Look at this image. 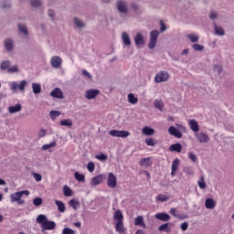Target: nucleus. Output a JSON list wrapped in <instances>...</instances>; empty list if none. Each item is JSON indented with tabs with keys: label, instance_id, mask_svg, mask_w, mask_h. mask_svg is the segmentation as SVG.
Returning <instances> with one entry per match:
<instances>
[{
	"label": "nucleus",
	"instance_id": "f704fd0d",
	"mask_svg": "<svg viewBox=\"0 0 234 234\" xmlns=\"http://www.w3.org/2000/svg\"><path fill=\"white\" fill-rule=\"evenodd\" d=\"M154 105L155 109H158V111H161V112L164 111V101L160 100H155Z\"/></svg>",
	"mask_w": 234,
	"mask_h": 234
},
{
	"label": "nucleus",
	"instance_id": "603ef678",
	"mask_svg": "<svg viewBox=\"0 0 234 234\" xmlns=\"http://www.w3.org/2000/svg\"><path fill=\"white\" fill-rule=\"evenodd\" d=\"M222 71L223 69L221 66H218V65L214 66V72L218 74V76H220V78H222Z\"/></svg>",
	"mask_w": 234,
	"mask_h": 234
},
{
	"label": "nucleus",
	"instance_id": "7ed1b4c3",
	"mask_svg": "<svg viewBox=\"0 0 234 234\" xmlns=\"http://www.w3.org/2000/svg\"><path fill=\"white\" fill-rule=\"evenodd\" d=\"M158 36H160V32L158 30H153L150 33V40L148 43V48L153 50L156 47V41H158Z\"/></svg>",
	"mask_w": 234,
	"mask_h": 234
},
{
	"label": "nucleus",
	"instance_id": "3c124183",
	"mask_svg": "<svg viewBox=\"0 0 234 234\" xmlns=\"http://www.w3.org/2000/svg\"><path fill=\"white\" fill-rule=\"evenodd\" d=\"M52 147H56V142H52L50 144L42 145V151H47L48 149H52Z\"/></svg>",
	"mask_w": 234,
	"mask_h": 234
},
{
	"label": "nucleus",
	"instance_id": "4d7b16f0",
	"mask_svg": "<svg viewBox=\"0 0 234 234\" xmlns=\"http://www.w3.org/2000/svg\"><path fill=\"white\" fill-rule=\"evenodd\" d=\"M87 169L90 173H94V169H96V165L92 162H90L87 165Z\"/></svg>",
	"mask_w": 234,
	"mask_h": 234
},
{
	"label": "nucleus",
	"instance_id": "5fc2aeb1",
	"mask_svg": "<svg viewBox=\"0 0 234 234\" xmlns=\"http://www.w3.org/2000/svg\"><path fill=\"white\" fill-rule=\"evenodd\" d=\"M192 48H194V50H196L197 52H202V50H204V46L200 44H194L192 46Z\"/></svg>",
	"mask_w": 234,
	"mask_h": 234
},
{
	"label": "nucleus",
	"instance_id": "774afa93",
	"mask_svg": "<svg viewBox=\"0 0 234 234\" xmlns=\"http://www.w3.org/2000/svg\"><path fill=\"white\" fill-rule=\"evenodd\" d=\"M180 228H181L182 231H187V228H189V223L184 222L181 224Z\"/></svg>",
	"mask_w": 234,
	"mask_h": 234
},
{
	"label": "nucleus",
	"instance_id": "58836bf2",
	"mask_svg": "<svg viewBox=\"0 0 234 234\" xmlns=\"http://www.w3.org/2000/svg\"><path fill=\"white\" fill-rule=\"evenodd\" d=\"M48 16L50 18V21H56V10L48 9Z\"/></svg>",
	"mask_w": 234,
	"mask_h": 234
},
{
	"label": "nucleus",
	"instance_id": "1a4fd4ad",
	"mask_svg": "<svg viewBox=\"0 0 234 234\" xmlns=\"http://www.w3.org/2000/svg\"><path fill=\"white\" fill-rule=\"evenodd\" d=\"M117 180H116V176L112 173H109L108 175V181H107V186L108 187H111V189H114L117 186Z\"/></svg>",
	"mask_w": 234,
	"mask_h": 234
},
{
	"label": "nucleus",
	"instance_id": "13d9d810",
	"mask_svg": "<svg viewBox=\"0 0 234 234\" xmlns=\"http://www.w3.org/2000/svg\"><path fill=\"white\" fill-rule=\"evenodd\" d=\"M62 234H76V231H74L72 229L70 228H65L62 230Z\"/></svg>",
	"mask_w": 234,
	"mask_h": 234
},
{
	"label": "nucleus",
	"instance_id": "aec40b11",
	"mask_svg": "<svg viewBox=\"0 0 234 234\" xmlns=\"http://www.w3.org/2000/svg\"><path fill=\"white\" fill-rule=\"evenodd\" d=\"M215 206H217V202L213 198H207L205 201V207L207 209H215Z\"/></svg>",
	"mask_w": 234,
	"mask_h": 234
},
{
	"label": "nucleus",
	"instance_id": "ddd939ff",
	"mask_svg": "<svg viewBox=\"0 0 234 234\" xmlns=\"http://www.w3.org/2000/svg\"><path fill=\"white\" fill-rule=\"evenodd\" d=\"M100 94L99 90H89L86 91L85 98L86 100H94Z\"/></svg>",
	"mask_w": 234,
	"mask_h": 234
},
{
	"label": "nucleus",
	"instance_id": "a878e982",
	"mask_svg": "<svg viewBox=\"0 0 234 234\" xmlns=\"http://www.w3.org/2000/svg\"><path fill=\"white\" fill-rule=\"evenodd\" d=\"M18 32L22 34V36H28V28L25 24L18 25Z\"/></svg>",
	"mask_w": 234,
	"mask_h": 234
},
{
	"label": "nucleus",
	"instance_id": "c756f323",
	"mask_svg": "<svg viewBox=\"0 0 234 234\" xmlns=\"http://www.w3.org/2000/svg\"><path fill=\"white\" fill-rule=\"evenodd\" d=\"M55 204L58 207V210L60 213H65V203H63V201L60 200H55Z\"/></svg>",
	"mask_w": 234,
	"mask_h": 234
},
{
	"label": "nucleus",
	"instance_id": "4468645a",
	"mask_svg": "<svg viewBox=\"0 0 234 234\" xmlns=\"http://www.w3.org/2000/svg\"><path fill=\"white\" fill-rule=\"evenodd\" d=\"M61 58L55 56L50 59L51 66L54 69H59L61 67Z\"/></svg>",
	"mask_w": 234,
	"mask_h": 234
},
{
	"label": "nucleus",
	"instance_id": "b1692460",
	"mask_svg": "<svg viewBox=\"0 0 234 234\" xmlns=\"http://www.w3.org/2000/svg\"><path fill=\"white\" fill-rule=\"evenodd\" d=\"M213 27L216 36H225L226 32L222 27L218 26L216 23L213 24Z\"/></svg>",
	"mask_w": 234,
	"mask_h": 234
},
{
	"label": "nucleus",
	"instance_id": "e433bc0d",
	"mask_svg": "<svg viewBox=\"0 0 234 234\" xmlns=\"http://www.w3.org/2000/svg\"><path fill=\"white\" fill-rule=\"evenodd\" d=\"M48 219H47V216L43 215V214H40L37 217V224H45V222H47Z\"/></svg>",
	"mask_w": 234,
	"mask_h": 234
},
{
	"label": "nucleus",
	"instance_id": "f8f14e48",
	"mask_svg": "<svg viewBox=\"0 0 234 234\" xmlns=\"http://www.w3.org/2000/svg\"><path fill=\"white\" fill-rule=\"evenodd\" d=\"M155 218L161 220L162 222H169L171 220V216L165 212H160L155 214Z\"/></svg>",
	"mask_w": 234,
	"mask_h": 234
},
{
	"label": "nucleus",
	"instance_id": "dca6fc26",
	"mask_svg": "<svg viewBox=\"0 0 234 234\" xmlns=\"http://www.w3.org/2000/svg\"><path fill=\"white\" fill-rule=\"evenodd\" d=\"M4 45L7 52H12L14 50V40L12 38H6L4 41Z\"/></svg>",
	"mask_w": 234,
	"mask_h": 234
},
{
	"label": "nucleus",
	"instance_id": "e2e57ef3",
	"mask_svg": "<svg viewBox=\"0 0 234 234\" xmlns=\"http://www.w3.org/2000/svg\"><path fill=\"white\" fill-rule=\"evenodd\" d=\"M95 158H97V160H101V162H103V160H107V155L105 154H101L96 155Z\"/></svg>",
	"mask_w": 234,
	"mask_h": 234
},
{
	"label": "nucleus",
	"instance_id": "0eeeda50",
	"mask_svg": "<svg viewBox=\"0 0 234 234\" xmlns=\"http://www.w3.org/2000/svg\"><path fill=\"white\" fill-rule=\"evenodd\" d=\"M133 41L136 47H144L145 45V38H144V35L141 32L135 35Z\"/></svg>",
	"mask_w": 234,
	"mask_h": 234
},
{
	"label": "nucleus",
	"instance_id": "c9c22d12",
	"mask_svg": "<svg viewBox=\"0 0 234 234\" xmlns=\"http://www.w3.org/2000/svg\"><path fill=\"white\" fill-rule=\"evenodd\" d=\"M128 101L129 103H132V105H136L138 103V98L134 96L133 93L128 94Z\"/></svg>",
	"mask_w": 234,
	"mask_h": 234
},
{
	"label": "nucleus",
	"instance_id": "393cba45",
	"mask_svg": "<svg viewBox=\"0 0 234 234\" xmlns=\"http://www.w3.org/2000/svg\"><path fill=\"white\" fill-rule=\"evenodd\" d=\"M169 150L173 153H182V144H174L169 147Z\"/></svg>",
	"mask_w": 234,
	"mask_h": 234
},
{
	"label": "nucleus",
	"instance_id": "bb28decb",
	"mask_svg": "<svg viewBox=\"0 0 234 234\" xmlns=\"http://www.w3.org/2000/svg\"><path fill=\"white\" fill-rule=\"evenodd\" d=\"M171 223H165L161 226H159L158 229L159 231H165V233H170L171 232Z\"/></svg>",
	"mask_w": 234,
	"mask_h": 234
},
{
	"label": "nucleus",
	"instance_id": "a19ab883",
	"mask_svg": "<svg viewBox=\"0 0 234 234\" xmlns=\"http://www.w3.org/2000/svg\"><path fill=\"white\" fill-rule=\"evenodd\" d=\"M69 206L73 207V209H80V201L71 199L69 202Z\"/></svg>",
	"mask_w": 234,
	"mask_h": 234
},
{
	"label": "nucleus",
	"instance_id": "2eb2a0df",
	"mask_svg": "<svg viewBox=\"0 0 234 234\" xmlns=\"http://www.w3.org/2000/svg\"><path fill=\"white\" fill-rule=\"evenodd\" d=\"M188 125H189L191 131H193V133H198V131H200V126H198V122H197L194 119L188 121Z\"/></svg>",
	"mask_w": 234,
	"mask_h": 234
},
{
	"label": "nucleus",
	"instance_id": "680f3d73",
	"mask_svg": "<svg viewBox=\"0 0 234 234\" xmlns=\"http://www.w3.org/2000/svg\"><path fill=\"white\" fill-rule=\"evenodd\" d=\"M209 17L212 21H215V19L218 18V13L215 12V11H211Z\"/></svg>",
	"mask_w": 234,
	"mask_h": 234
},
{
	"label": "nucleus",
	"instance_id": "72a5a7b5",
	"mask_svg": "<svg viewBox=\"0 0 234 234\" xmlns=\"http://www.w3.org/2000/svg\"><path fill=\"white\" fill-rule=\"evenodd\" d=\"M115 229L118 233H123L125 229H123V221H117L115 225Z\"/></svg>",
	"mask_w": 234,
	"mask_h": 234
},
{
	"label": "nucleus",
	"instance_id": "69168bd1",
	"mask_svg": "<svg viewBox=\"0 0 234 234\" xmlns=\"http://www.w3.org/2000/svg\"><path fill=\"white\" fill-rule=\"evenodd\" d=\"M188 158L189 160H191L192 162H197V155L193 153V152H190L188 154Z\"/></svg>",
	"mask_w": 234,
	"mask_h": 234
},
{
	"label": "nucleus",
	"instance_id": "79ce46f5",
	"mask_svg": "<svg viewBox=\"0 0 234 234\" xmlns=\"http://www.w3.org/2000/svg\"><path fill=\"white\" fill-rule=\"evenodd\" d=\"M179 165H180V159L178 158L175 159L171 166L172 171H177Z\"/></svg>",
	"mask_w": 234,
	"mask_h": 234
},
{
	"label": "nucleus",
	"instance_id": "9b49d317",
	"mask_svg": "<svg viewBox=\"0 0 234 234\" xmlns=\"http://www.w3.org/2000/svg\"><path fill=\"white\" fill-rule=\"evenodd\" d=\"M41 227H42V233H45V231L47 230L56 229V222L49 221L48 219V221L45 222Z\"/></svg>",
	"mask_w": 234,
	"mask_h": 234
},
{
	"label": "nucleus",
	"instance_id": "de8ad7c7",
	"mask_svg": "<svg viewBox=\"0 0 234 234\" xmlns=\"http://www.w3.org/2000/svg\"><path fill=\"white\" fill-rule=\"evenodd\" d=\"M74 176L78 182H85V176L83 174H80L79 172H75Z\"/></svg>",
	"mask_w": 234,
	"mask_h": 234
},
{
	"label": "nucleus",
	"instance_id": "39448f33",
	"mask_svg": "<svg viewBox=\"0 0 234 234\" xmlns=\"http://www.w3.org/2000/svg\"><path fill=\"white\" fill-rule=\"evenodd\" d=\"M109 134L114 138H127V136L131 135V133L129 131L112 130L109 132Z\"/></svg>",
	"mask_w": 234,
	"mask_h": 234
},
{
	"label": "nucleus",
	"instance_id": "ea45409f",
	"mask_svg": "<svg viewBox=\"0 0 234 234\" xmlns=\"http://www.w3.org/2000/svg\"><path fill=\"white\" fill-rule=\"evenodd\" d=\"M49 116L51 118V120H56V118H59V116H61V112L59 111H51L49 112Z\"/></svg>",
	"mask_w": 234,
	"mask_h": 234
},
{
	"label": "nucleus",
	"instance_id": "864d4df0",
	"mask_svg": "<svg viewBox=\"0 0 234 234\" xmlns=\"http://www.w3.org/2000/svg\"><path fill=\"white\" fill-rule=\"evenodd\" d=\"M197 184H198V186L200 187V189H206L207 185H206V181L204 180V176L200 177Z\"/></svg>",
	"mask_w": 234,
	"mask_h": 234
},
{
	"label": "nucleus",
	"instance_id": "9d476101",
	"mask_svg": "<svg viewBox=\"0 0 234 234\" xmlns=\"http://www.w3.org/2000/svg\"><path fill=\"white\" fill-rule=\"evenodd\" d=\"M49 96L51 98H57V100H63L65 96L63 95V91H61V89L55 88L50 93Z\"/></svg>",
	"mask_w": 234,
	"mask_h": 234
},
{
	"label": "nucleus",
	"instance_id": "052dcab7",
	"mask_svg": "<svg viewBox=\"0 0 234 234\" xmlns=\"http://www.w3.org/2000/svg\"><path fill=\"white\" fill-rule=\"evenodd\" d=\"M19 68H17V66H13L9 69H7V72H9L10 74H14L15 72H18Z\"/></svg>",
	"mask_w": 234,
	"mask_h": 234
},
{
	"label": "nucleus",
	"instance_id": "f257e3e1",
	"mask_svg": "<svg viewBox=\"0 0 234 234\" xmlns=\"http://www.w3.org/2000/svg\"><path fill=\"white\" fill-rule=\"evenodd\" d=\"M23 195H26V197H28L30 195V191L28 190H22L19 192H16L10 195L11 202H17L18 206H23L25 204V200L21 199L23 197Z\"/></svg>",
	"mask_w": 234,
	"mask_h": 234
},
{
	"label": "nucleus",
	"instance_id": "a18cd8bd",
	"mask_svg": "<svg viewBox=\"0 0 234 234\" xmlns=\"http://www.w3.org/2000/svg\"><path fill=\"white\" fill-rule=\"evenodd\" d=\"M140 165H145V167H150L151 165V158H143L140 161Z\"/></svg>",
	"mask_w": 234,
	"mask_h": 234
},
{
	"label": "nucleus",
	"instance_id": "6e6d98bb",
	"mask_svg": "<svg viewBox=\"0 0 234 234\" xmlns=\"http://www.w3.org/2000/svg\"><path fill=\"white\" fill-rule=\"evenodd\" d=\"M1 7L4 10H8L9 8H12V4L10 2H8V1L3 2L2 5H1Z\"/></svg>",
	"mask_w": 234,
	"mask_h": 234
},
{
	"label": "nucleus",
	"instance_id": "cd10ccee",
	"mask_svg": "<svg viewBox=\"0 0 234 234\" xmlns=\"http://www.w3.org/2000/svg\"><path fill=\"white\" fill-rule=\"evenodd\" d=\"M113 218L117 222H123V214L122 213V210L115 211Z\"/></svg>",
	"mask_w": 234,
	"mask_h": 234
},
{
	"label": "nucleus",
	"instance_id": "423d86ee",
	"mask_svg": "<svg viewBox=\"0 0 234 234\" xmlns=\"http://www.w3.org/2000/svg\"><path fill=\"white\" fill-rule=\"evenodd\" d=\"M169 80V73L167 71H161L154 77L155 83H163Z\"/></svg>",
	"mask_w": 234,
	"mask_h": 234
},
{
	"label": "nucleus",
	"instance_id": "338daca9",
	"mask_svg": "<svg viewBox=\"0 0 234 234\" xmlns=\"http://www.w3.org/2000/svg\"><path fill=\"white\" fill-rule=\"evenodd\" d=\"M165 30H167V27H165V24L164 23V21H160V32H165Z\"/></svg>",
	"mask_w": 234,
	"mask_h": 234
},
{
	"label": "nucleus",
	"instance_id": "2f4dec72",
	"mask_svg": "<svg viewBox=\"0 0 234 234\" xmlns=\"http://www.w3.org/2000/svg\"><path fill=\"white\" fill-rule=\"evenodd\" d=\"M134 224L135 226H142V228H144V229L146 228L145 222L144 221V217L142 216H139L135 218Z\"/></svg>",
	"mask_w": 234,
	"mask_h": 234
},
{
	"label": "nucleus",
	"instance_id": "4be33fe9",
	"mask_svg": "<svg viewBox=\"0 0 234 234\" xmlns=\"http://www.w3.org/2000/svg\"><path fill=\"white\" fill-rule=\"evenodd\" d=\"M122 39L125 47H131V37H129V34H127V32H122Z\"/></svg>",
	"mask_w": 234,
	"mask_h": 234
},
{
	"label": "nucleus",
	"instance_id": "37998d69",
	"mask_svg": "<svg viewBox=\"0 0 234 234\" xmlns=\"http://www.w3.org/2000/svg\"><path fill=\"white\" fill-rule=\"evenodd\" d=\"M64 197H72V189L68 186H63Z\"/></svg>",
	"mask_w": 234,
	"mask_h": 234
},
{
	"label": "nucleus",
	"instance_id": "bf43d9fd",
	"mask_svg": "<svg viewBox=\"0 0 234 234\" xmlns=\"http://www.w3.org/2000/svg\"><path fill=\"white\" fill-rule=\"evenodd\" d=\"M145 144L150 147H154V140L153 138H147Z\"/></svg>",
	"mask_w": 234,
	"mask_h": 234
},
{
	"label": "nucleus",
	"instance_id": "a211bd4d",
	"mask_svg": "<svg viewBox=\"0 0 234 234\" xmlns=\"http://www.w3.org/2000/svg\"><path fill=\"white\" fill-rule=\"evenodd\" d=\"M104 180H105V176L99 175L91 179V184L92 186H100V184H101V182H103Z\"/></svg>",
	"mask_w": 234,
	"mask_h": 234
},
{
	"label": "nucleus",
	"instance_id": "c85d7f7f",
	"mask_svg": "<svg viewBox=\"0 0 234 234\" xmlns=\"http://www.w3.org/2000/svg\"><path fill=\"white\" fill-rule=\"evenodd\" d=\"M32 90L34 94H40L41 93V84L33 82L32 83Z\"/></svg>",
	"mask_w": 234,
	"mask_h": 234
},
{
	"label": "nucleus",
	"instance_id": "5701e85b",
	"mask_svg": "<svg viewBox=\"0 0 234 234\" xmlns=\"http://www.w3.org/2000/svg\"><path fill=\"white\" fill-rule=\"evenodd\" d=\"M29 5L32 8L43 7V0H29Z\"/></svg>",
	"mask_w": 234,
	"mask_h": 234
},
{
	"label": "nucleus",
	"instance_id": "c03bdc74",
	"mask_svg": "<svg viewBox=\"0 0 234 234\" xmlns=\"http://www.w3.org/2000/svg\"><path fill=\"white\" fill-rule=\"evenodd\" d=\"M156 200L158 202H167V200H169V197L164 195V194H159L156 197Z\"/></svg>",
	"mask_w": 234,
	"mask_h": 234
},
{
	"label": "nucleus",
	"instance_id": "8fccbe9b",
	"mask_svg": "<svg viewBox=\"0 0 234 234\" xmlns=\"http://www.w3.org/2000/svg\"><path fill=\"white\" fill-rule=\"evenodd\" d=\"M33 204L37 207H39V206H41L43 204V198H41V197H35L33 199Z\"/></svg>",
	"mask_w": 234,
	"mask_h": 234
},
{
	"label": "nucleus",
	"instance_id": "7c9ffc66",
	"mask_svg": "<svg viewBox=\"0 0 234 234\" xmlns=\"http://www.w3.org/2000/svg\"><path fill=\"white\" fill-rule=\"evenodd\" d=\"M143 134H145V136H151L154 134V129L145 126L143 128Z\"/></svg>",
	"mask_w": 234,
	"mask_h": 234
},
{
	"label": "nucleus",
	"instance_id": "0e129e2a",
	"mask_svg": "<svg viewBox=\"0 0 234 234\" xmlns=\"http://www.w3.org/2000/svg\"><path fill=\"white\" fill-rule=\"evenodd\" d=\"M33 176H34L35 180H37V182H41V180L43 179V176L37 173H34Z\"/></svg>",
	"mask_w": 234,
	"mask_h": 234
},
{
	"label": "nucleus",
	"instance_id": "f3484780",
	"mask_svg": "<svg viewBox=\"0 0 234 234\" xmlns=\"http://www.w3.org/2000/svg\"><path fill=\"white\" fill-rule=\"evenodd\" d=\"M168 133L171 134V136H175L176 138H182V133L178 131L175 126H170Z\"/></svg>",
	"mask_w": 234,
	"mask_h": 234
},
{
	"label": "nucleus",
	"instance_id": "6ab92c4d",
	"mask_svg": "<svg viewBox=\"0 0 234 234\" xmlns=\"http://www.w3.org/2000/svg\"><path fill=\"white\" fill-rule=\"evenodd\" d=\"M73 23H74L75 27H77V28H80V30H82V28H85L87 27L85 22L78 17L73 18Z\"/></svg>",
	"mask_w": 234,
	"mask_h": 234
},
{
	"label": "nucleus",
	"instance_id": "412c9836",
	"mask_svg": "<svg viewBox=\"0 0 234 234\" xmlns=\"http://www.w3.org/2000/svg\"><path fill=\"white\" fill-rule=\"evenodd\" d=\"M23 109V106L21 104H16L15 106H9L8 112L10 114H16V112H21V110Z\"/></svg>",
	"mask_w": 234,
	"mask_h": 234
},
{
	"label": "nucleus",
	"instance_id": "20e7f679",
	"mask_svg": "<svg viewBox=\"0 0 234 234\" xmlns=\"http://www.w3.org/2000/svg\"><path fill=\"white\" fill-rule=\"evenodd\" d=\"M10 90L16 92V90H20L21 92H25V87H27V80H21L19 84L16 81H13L9 83Z\"/></svg>",
	"mask_w": 234,
	"mask_h": 234
},
{
	"label": "nucleus",
	"instance_id": "473e14b6",
	"mask_svg": "<svg viewBox=\"0 0 234 234\" xmlns=\"http://www.w3.org/2000/svg\"><path fill=\"white\" fill-rule=\"evenodd\" d=\"M10 65H12V62L10 60H3L0 64L1 70H8L10 69Z\"/></svg>",
	"mask_w": 234,
	"mask_h": 234
},
{
	"label": "nucleus",
	"instance_id": "6e6552de",
	"mask_svg": "<svg viewBox=\"0 0 234 234\" xmlns=\"http://www.w3.org/2000/svg\"><path fill=\"white\" fill-rule=\"evenodd\" d=\"M195 136L199 144H207L209 142V136L202 132L195 133Z\"/></svg>",
	"mask_w": 234,
	"mask_h": 234
},
{
	"label": "nucleus",
	"instance_id": "f03ea898",
	"mask_svg": "<svg viewBox=\"0 0 234 234\" xmlns=\"http://www.w3.org/2000/svg\"><path fill=\"white\" fill-rule=\"evenodd\" d=\"M115 8L120 16H127L129 14V4L125 0H117Z\"/></svg>",
	"mask_w": 234,
	"mask_h": 234
},
{
	"label": "nucleus",
	"instance_id": "4c0bfd02",
	"mask_svg": "<svg viewBox=\"0 0 234 234\" xmlns=\"http://www.w3.org/2000/svg\"><path fill=\"white\" fill-rule=\"evenodd\" d=\"M188 39H190L191 43H197L198 39L200 38L198 35L195 33H191L187 35Z\"/></svg>",
	"mask_w": 234,
	"mask_h": 234
},
{
	"label": "nucleus",
	"instance_id": "49530a36",
	"mask_svg": "<svg viewBox=\"0 0 234 234\" xmlns=\"http://www.w3.org/2000/svg\"><path fill=\"white\" fill-rule=\"evenodd\" d=\"M60 125L63 127H72V121L70 119H66L60 121Z\"/></svg>",
	"mask_w": 234,
	"mask_h": 234
},
{
	"label": "nucleus",
	"instance_id": "09e8293b",
	"mask_svg": "<svg viewBox=\"0 0 234 234\" xmlns=\"http://www.w3.org/2000/svg\"><path fill=\"white\" fill-rule=\"evenodd\" d=\"M184 173H186L187 176H193V175H195V171H193V167L191 166H186L184 168Z\"/></svg>",
	"mask_w": 234,
	"mask_h": 234
}]
</instances>
